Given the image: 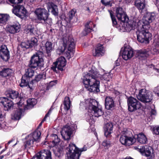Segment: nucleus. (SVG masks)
Instances as JSON below:
<instances>
[{
	"instance_id": "nucleus-1",
	"label": "nucleus",
	"mask_w": 159,
	"mask_h": 159,
	"mask_svg": "<svg viewBox=\"0 0 159 159\" xmlns=\"http://www.w3.org/2000/svg\"><path fill=\"white\" fill-rule=\"evenodd\" d=\"M156 15L154 12L148 13L144 17L142 28L136 32L137 39L139 42L145 43H148L152 36L151 34L148 32L150 27L149 24L155 20Z\"/></svg>"
},
{
	"instance_id": "nucleus-2",
	"label": "nucleus",
	"mask_w": 159,
	"mask_h": 159,
	"mask_svg": "<svg viewBox=\"0 0 159 159\" xmlns=\"http://www.w3.org/2000/svg\"><path fill=\"white\" fill-rule=\"evenodd\" d=\"M99 75L97 71L93 69L84 75L83 83L90 92L97 93L100 91V81L98 79Z\"/></svg>"
},
{
	"instance_id": "nucleus-3",
	"label": "nucleus",
	"mask_w": 159,
	"mask_h": 159,
	"mask_svg": "<svg viewBox=\"0 0 159 159\" xmlns=\"http://www.w3.org/2000/svg\"><path fill=\"white\" fill-rule=\"evenodd\" d=\"M98 102L94 99H88L85 102H81L80 104V106H84L86 109H88L89 115H91V117L94 116L96 117H98L103 114L102 108L98 105Z\"/></svg>"
},
{
	"instance_id": "nucleus-4",
	"label": "nucleus",
	"mask_w": 159,
	"mask_h": 159,
	"mask_svg": "<svg viewBox=\"0 0 159 159\" xmlns=\"http://www.w3.org/2000/svg\"><path fill=\"white\" fill-rule=\"evenodd\" d=\"M87 149V148L86 146L79 149L75 144L70 143L66 148V159H79L81 152L86 151Z\"/></svg>"
},
{
	"instance_id": "nucleus-5",
	"label": "nucleus",
	"mask_w": 159,
	"mask_h": 159,
	"mask_svg": "<svg viewBox=\"0 0 159 159\" xmlns=\"http://www.w3.org/2000/svg\"><path fill=\"white\" fill-rule=\"evenodd\" d=\"M37 18L41 22L45 24L51 25L52 19L49 18V14L48 11L44 8H37L34 11Z\"/></svg>"
},
{
	"instance_id": "nucleus-6",
	"label": "nucleus",
	"mask_w": 159,
	"mask_h": 159,
	"mask_svg": "<svg viewBox=\"0 0 159 159\" xmlns=\"http://www.w3.org/2000/svg\"><path fill=\"white\" fill-rule=\"evenodd\" d=\"M43 53L41 52H38L35 54H34L30 61L29 67L33 68L39 67L40 68L43 67Z\"/></svg>"
},
{
	"instance_id": "nucleus-7",
	"label": "nucleus",
	"mask_w": 159,
	"mask_h": 159,
	"mask_svg": "<svg viewBox=\"0 0 159 159\" xmlns=\"http://www.w3.org/2000/svg\"><path fill=\"white\" fill-rule=\"evenodd\" d=\"M64 46L68 48V51L66 52V55L68 58L73 57L74 52L75 44L74 39L71 36H67L63 39Z\"/></svg>"
},
{
	"instance_id": "nucleus-8",
	"label": "nucleus",
	"mask_w": 159,
	"mask_h": 159,
	"mask_svg": "<svg viewBox=\"0 0 159 159\" xmlns=\"http://www.w3.org/2000/svg\"><path fill=\"white\" fill-rule=\"evenodd\" d=\"M138 99L146 105L149 104L152 100V96L150 92H147L144 89H141L137 96Z\"/></svg>"
},
{
	"instance_id": "nucleus-9",
	"label": "nucleus",
	"mask_w": 159,
	"mask_h": 159,
	"mask_svg": "<svg viewBox=\"0 0 159 159\" xmlns=\"http://www.w3.org/2000/svg\"><path fill=\"white\" fill-rule=\"evenodd\" d=\"M66 64L65 58L63 57H61L53 63L51 69L56 73H57L59 70L62 71L63 68L65 66Z\"/></svg>"
},
{
	"instance_id": "nucleus-10",
	"label": "nucleus",
	"mask_w": 159,
	"mask_h": 159,
	"mask_svg": "<svg viewBox=\"0 0 159 159\" xmlns=\"http://www.w3.org/2000/svg\"><path fill=\"white\" fill-rule=\"evenodd\" d=\"M127 104L128 110L131 112L139 109L141 106L140 102L136 98L132 97L128 99Z\"/></svg>"
},
{
	"instance_id": "nucleus-11",
	"label": "nucleus",
	"mask_w": 159,
	"mask_h": 159,
	"mask_svg": "<svg viewBox=\"0 0 159 159\" xmlns=\"http://www.w3.org/2000/svg\"><path fill=\"white\" fill-rule=\"evenodd\" d=\"M12 13L21 18L25 16L27 13L26 9L22 6L17 5L12 10Z\"/></svg>"
},
{
	"instance_id": "nucleus-12",
	"label": "nucleus",
	"mask_w": 159,
	"mask_h": 159,
	"mask_svg": "<svg viewBox=\"0 0 159 159\" xmlns=\"http://www.w3.org/2000/svg\"><path fill=\"white\" fill-rule=\"evenodd\" d=\"M32 159H52L51 153L48 150H42L34 156Z\"/></svg>"
},
{
	"instance_id": "nucleus-13",
	"label": "nucleus",
	"mask_w": 159,
	"mask_h": 159,
	"mask_svg": "<svg viewBox=\"0 0 159 159\" xmlns=\"http://www.w3.org/2000/svg\"><path fill=\"white\" fill-rule=\"evenodd\" d=\"M73 132V129L70 127L68 125H66L62 128L61 134L64 140H69L70 139Z\"/></svg>"
},
{
	"instance_id": "nucleus-14",
	"label": "nucleus",
	"mask_w": 159,
	"mask_h": 159,
	"mask_svg": "<svg viewBox=\"0 0 159 159\" xmlns=\"http://www.w3.org/2000/svg\"><path fill=\"white\" fill-rule=\"evenodd\" d=\"M120 141L121 144L125 146H129L133 144L136 141V138L128 137L125 134L122 135L120 138Z\"/></svg>"
},
{
	"instance_id": "nucleus-15",
	"label": "nucleus",
	"mask_w": 159,
	"mask_h": 159,
	"mask_svg": "<svg viewBox=\"0 0 159 159\" xmlns=\"http://www.w3.org/2000/svg\"><path fill=\"white\" fill-rule=\"evenodd\" d=\"M134 54L132 49L129 46L125 47L123 50L122 57L123 59L127 60L131 58Z\"/></svg>"
},
{
	"instance_id": "nucleus-16",
	"label": "nucleus",
	"mask_w": 159,
	"mask_h": 159,
	"mask_svg": "<svg viewBox=\"0 0 159 159\" xmlns=\"http://www.w3.org/2000/svg\"><path fill=\"white\" fill-rule=\"evenodd\" d=\"M20 25L19 23L12 25H8L6 28V30L11 34H15L19 32L20 30Z\"/></svg>"
},
{
	"instance_id": "nucleus-17",
	"label": "nucleus",
	"mask_w": 159,
	"mask_h": 159,
	"mask_svg": "<svg viewBox=\"0 0 159 159\" xmlns=\"http://www.w3.org/2000/svg\"><path fill=\"white\" fill-rule=\"evenodd\" d=\"M0 56L5 61H7L10 58L9 52L5 45H2L0 48Z\"/></svg>"
},
{
	"instance_id": "nucleus-18",
	"label": "nucleus",
	"mask_w": 159,
	"mask_h": 159,
	"mask_svg": "<svg viewBox=\"0 0 159 159\" xmlns=\"http://www.w3.org/2000/svg\"><path fill=\"white\" fill-rule=\"evenodd\" d=\"M6 95L7 98H10L12 99H15L16 101H19L17 103L19 105H20L21 100H20V98L19 97V93L18 91H16L13 90H10L7 92L6 93Z\"/></svg>"
},
{
	"instance_id": "nucleus-19",
	"label": "nucleus",
	"mask_w": 159,
	"mask_h": 159,
	"mask_svg": "<svg viewBox=\"0 0 159 159\" xmlns=\"http://www.w3.org/2000/svg\"><path fill=\"white\" fill-rule=\"evenodd\" d=\"M116 17L118 19L123 22H127L128 19L126 15L121 7H118L116 10Z\"/></svg>"
},
{
	"instance_id": "nucleus-20",
	"label": "nucleus",
	"mask_w": 159,
	"mask_h": 159,
	"mask_svg": "<svg viewBox=\"0 0 159 159\" xmlns=\"http://www.w3.org/2000/svg\"><path fill=\"white\" fill-rule=\"evenodd\" d=\"M140 151L141 152L144 153L146 156L150 157L151 159L154 157V154L152 152L153 149L151 147L147 146L143 147L140 149Z\"/></svg>"
},
{
	"instance_id": "nucleus-21",
	"label": "nucleus",
	"mask_w": 159,
	"mask_h": 159,
	"mask_svg": "<svg viewBox=\"0 0 159 159\" xmlns=\"http://www.w3.org/2000/svg\"><path fill=\"white\" fill-rule=\"evenodd\" d=\"M105 106L106 109H112L114 106V103L112 97L107 96L105 99Z\"/></svg>"
},
{
	"instance_id": "nucleus-22",
	"label": "nucleus",
	"mask_w": 159,
	"mask_h": 159,
	"mask_svg": "<svg viewBox=\"0 0 159 159\" xmlns=\"http://www.w3.org/2000/svg\"><path fill=\"white\" fill-rule=\"evenodd\" d=\"M104 52V51L103 45L99 44L95 48V52H93V54L94 56L99 57L103 55Z\"/></svg>"
},
{
	"instance_id": "nucleus-23",
	"label": "nucleus",
	"mask_w": 159,
	"mask_h": 159,
	"mask_svg": "<svg viewBox=\"0 0 159 159\" xmlns=\"http://www.w3.org/2000/svg\"><path fill=\"white\" fill-rule=\"evenodd\" d=\"M2 101H1V102L5 107H6V110H8L11 109L13 106V102L11 101H9L7 98H2Z\"/></svg>"
},
{
	"instance_id": "nucleus-24",
	"label": "nucleus",
	"mask_w": 159,
	"mask_h": 159,
	"mask_svg": "<svg viewBox=\"0 0 159 159\" xmlns=\"http://www.w3.org/2000/svg\"><path fill=\"white\" fill-rule=\"evenodd\" d=\"M23 110L21 108H19L16 110L12 115L11 119L14 120H19L21 117Z\"/></svg>"
},
{
	"instance_id": "nucleus-25",
	"label": "nucleus",
	"mask_w": 159,
	"mask_h": 159,
	"mask_svg": "<svg viewBox=\"0 0 159 159\" xmlns=\"http://www.w3.org/2000/svg\"><path fill=\"white\" fill-rule=\"evenodd\" d=\"M136 138L138 141L140 143L144 144L147 143L148 142V140L146 136L142 133L137 134Z\"/></svg>"
},
{
	"instance_id": "nucleus-26",
	"label": "nucleus",
	"mask_w": 159,
	"mask_h": 159,
	"mask_svg": "<svg viewBox=\"0 0 159 159\" xmlns=\"http://www.w3.org/2000/svg\"><path fill=\"white\" fill-rule=\"evenodd\" d=\"M134 5L139 10L142 11L145 7V0H136Z\"/></svg>"
},
{
	"instance_id": "nucleus-27",
	"label": "nucleus",
	"mask_w": 159,
	"mask_h": 159,
	"mask_svg": "<svg viewBox=\"0 0 159 159\" xmlns=\"http://www.w3.org/2000/svg\"><path fill=\"white\" fill-rule=\"evenodd\" d=\"M113 125L111 123L107 124L104 127L105 135L107 136L110 134L112 131Z\"/></svg>"
},
{
	"instance_id": "nucleus-28",
	"label": "nucleus",
	"mask_w": 159,
	"mask_h": 159,
	"mask_svg": "<svg viewBox=\"0 0 159 159\" xmlns=\"http://www.w3.org/2000/svg\"><path fill=\"white\" fill-rule=\"evenodd\" d=\"M148 56L147 52L145 50L137 51L136 54V57L141 60L145 59Z\"/></svg>"
},
{
	"instance_id": "nucleus-29",
	"label": "nucleus",
	"mask_w": 159,
	"mask_h": 159,
	"mask_svg": "<svg viewBox=\"0 0 159 159\" xmlns=\"http://www.w3.org/2000/svg\"><path fill=\"white\" fill-rule=\"evenodd\" d=\"M41 133L39 131H35L28 136V138L34 141H37L39 139Z\"/></svg>"
},
{
	"instance_id": "nucleus-30",
	"label": "nucleus",
	"mask_w": 159,
	"mask_h": 159,
	"mask_svg": "<svg viewBox=\"0 0 159 159\" xmlns=\"http://www.w3.org/2000/svg\"><path fill=\"white\" fill-rule=\"evenodd\" d=\"M12 71V70L10 69L5 68L0 72V75L3 77H6L10 75Z\"/></svg>"
},
{
	"instance_id": "nucleus-31",
	"label": "nucleus",
	"mask_w": 159,
	"mask_h": 159,
	"mask_svg": "<svg viewBox=\"0 0 159 159\" xmlns=\"http://www.w3.org/2000/svg\"><path fill=\"white\" fill-rule=\"evenodd\" d=\"M64 109L66 111H68L70 108L71 105V102L69 97H65L63 103Z\"/></svg>"
},
{
	"instance_id": "nucleus-32",
	"label": "nucleus",
	"mask_w": 159,
	"mask_h": 159,
	"mask_svg": "<svg viewBox=\"0 0 159 159\" xmlns=\"http://www.w3.org/2000/svg\"><path fill=\"white\" fill-rule=\"evenodd\" d=\"M9 18V16L7 14H0V23L6 24Z\"/></svg>"
},
{
	"instance_id": "nucleus-33",
	"label": "nucleus",
	"mask_w": 159,
	"mask_h": 159,
	"mask_svg": "<svg viewBox=\"0 0 159 159\" xmlns=\"http://www.w3.org/2000/svg\"><path fill=\"white\" fill-rule=\"evenodd\" d=\"M93 24L92 21L88 22L85 25V28L84 31L85 32V35H86L88 33H89L92 30V25Z\"/></svg>"
},
{
	"instance_id": "nucleus-34",
	"label": "nucleus",
	"mask_w": 159,
	"mask_h": 159,
	"mask_svg": "<svg viewBox=\"0 0 159 159\" xmlns=\"http://www.w3.org/2000/svg\"><path fill=\"white\" fill-rule=\"evenodd\" d=\"M34 70L31 68H28L25 70V73L24 75L30 79V78L34 76Z\"/></svg>"
},
{
	"instance_id": "nucleus-35",
	"label": "nucleus",
	"mask_w": 159,
	"mask_h": 159,
	"mask_svg": "<svg viewBox=\"0 0 159 159\" xmlns=\"http://www.w3.org/2000/svg\"><path fill=\"white\" fill-rule=\"evenodd\" d=\"M52 143L53 144V147L57 145L60 142V139L58 138L57 135L56 134H52L51 135Z\"/></svg>"
},
{
	"instance_id": "nucleus-36",
	"label": "nucleus",
	"mask_w": 159,
	"mask_h": 159,
	"mask_svg": "<svg viewBox=\"0 0 159 159\" xmlns=\"http://www.w3.org/2000/svg\"><path fill=\"white\" fill-rule=\"evenodd\" d=\"M37 103L36 100L34 98L29 99L27 101L28 109L32 108Z\"/></svg>"
},
{
	"instance_id": "nucleus-37",
	"label": "nucleus",
	"mask_w": 159,
	"mask_h": 159,
	"mask_svg": "<svg viewBox=\"0 0 159 159\" xmlns=\"http://www.w3.org/2000/svg\"><path fill=\"white\" fill-rule=\"evenodd\" d=\"M29 81H30V79L23 75L21 79L20 86L22 87L26 86L28 85Z\"/></svg>"
},
{
	"instance_id": "nucleus-38",
	"label": "nucleus",
	"mask_w": 159,
	"mask_h": 159,
	"mask_svg": "<svg viewBox=\"0 0 159 159\" xmlns=\"http://www.w3.org/2000/svg\"><path fill=\"white\" fill-rule=\"evenodd\" d=\"M45 48L47 53H50L52 49V44L51 42L47 41L45 44Z\"/></svg>"
},
{
	"instance_id": "nucleus-39",
	"label": "nucleus",
	"mask_w": 159,
	"mask_h": 159,
	"mask_svg": "<svg viewBox=\"0 0 159 159\" xmlns=\"http://www.w3.org/2000/svg\"><path fill=\"white\" fill-rule=\"evenodd\" d=\"M50 6L52 9L51 12L52 14L55 16H57L58 15V10L57 6L53 3L51 4Z\"/></svg>"
},
{
	"instance_id": "nucleus-40",
	"label": "nucleus",
	"mask_w": 159,
	"mask_h": 159,
	"mask_svg": "<svg viewBox=\"0 0 159 159\" xmlns=\"http://www.w3.org/2000/svg\"><path fill=\"white\" fill-rule=\"evenodd\" d=\"M101 2L102 4L106 7H111L113 4H114L113 0H111L109 1L106 0H101Z\"/></svg>"
},
{
	"instance_id": "nucleus-41",
	"label": "nucleus",
	"mask_w": 159,
	"mask_h": 159,
	"mask_svg": "<svg viewBox=\"0 0 159 159\" xmlns=\"http://www.w3.org/2000/svg\"><path fill=\"white\" fill-rule=\"evenodd\" d=\"M46 79L45 74L43 73V74H39L36 75L35 78L34 80L36 82L39 81L42 79Z\"/></svg>"
},
{
	"instance_id": "nucleus-42",
	"label": "nucleus",
	"mask_w": 159,
	"mask_h": 159,
	"mask_svg": "<svg viewBox=\"0 0 159 159\" xmlns=\"http://www.w3.org/2000/svg\"><path fill=\"white\" fill-rule=\"evenodd\" d=\"M29 41L31 48L35 47L38 45V40L35 37L32 38L31 40Z\"/></svg>"
},
{
	"instance_id": "nucleus-43",
	"label": "nucleus",
	"mask_w": 159,
	"mask_h": 159,
	"mask_svg": "<svg viewBox=\"0 0 159 159\" xmlns=\"http://www.w3.org/2000/svg\"><path fill=\"white\" fill-rule=\"evenodd\" d=\"M34 142V140H31L29 138L28 140L24 143V147L25 148H30Z\"/></svg>"
},
{
	"instance_id": "nucleus-44",
	"label": "nucleus",
	"mask_w": 159,
	"mask_h": 159,
	"mask_svg": "<svg viewBox=\"0 0 159 159\" xmlns=\"http://www.w3.org/2000/svg\"><path fill=\"white\" fill-rule=\"evenodd\" d=\"M110 14L113 26H116L117 25V22L115 16L113 15V12L111 10H108Z\"/></svg>"
},
{
	"instance_id": "nucleus-45",
	"label": "nucleus",
	"mask_w": 159,
	"mask_h": 159,
	"mask_svg": "<svg viewBox=\"0 0 159 159\" xmlns=\"http://www.w3.org/2000/svg\"><path fill=\"white\" fill-rule=\"evenodd\" d=\"M76 11L74 10H72L70 11H69L68 14V17L69 21H70L71 20L75 17V13Z\"/></svg>"
},
{
	"instance_id": "nucleus-46",
	"label": "nucleus",
	"mask_w": 159,
	"mask_h": 159,
	"mask_svg": "<svg viewBox=\"0 0 159 159\" xmlns=\"http://www.w3.org/2000/svg\"><path fill=\"white\" fill-rule=\"evenodd\" d=\"M22 48H31L30 43V41H28L26 42H22L20 45Z\"/></svg>"
},
{
	"instance_id": "nucleus-47",
	"label": "nucleus",
	"mask_w": 159,
	"mask_h": 159,
	"mask_svg": "<svg viewBox=\"0 0 159 159\" xmlns=\"http://www.w3.org/2000/svg\"><path fill=\"white\" fill-rule=\"evenodd\" d=\"M155 47L153 48V51L159 53V39L158 41L155 40Z\"/></svg>"
},
{
	"instance_id": "nucleus-48",
	"label": "nucleus",
	"mask_w": 159,
	"mask_h": 159,
	"mask_svg": "<svg viewBox=\"0 0 159 159\" xmlns=\"http://www.w3.org/2000/svg\"><path fill=\"white\" fill-rule=\"evenodd\" d=\"M154 133L157 135H159V125L156 126L153 128Z\"/></svg>"
},
{
	"instance_id": "nucleus-49",
	"label": "nucleus",
	"mask_w": 159,
	"mask_h": 159,
	"mask_svg": "<svg viewBox=\"0 0 159 159\" xmlns=\"http://www.w3.org/2000/svg\"><path fill=\"white\" fill-rule=\"evenodd\" d=\"M23 0H9V1L11 3L16 4L20 3Z\"/></svg>"
},
{
	"instance_id": "nucleus-50",
	"label": "nucleus",
	"mask_w": 159,
	"mask_h": 159,
	"mask_svg": "<svg viewBox=\"0 0 159 159\" xmlns=\"http://www.w3.org/2000/svg\"><path fill=\"white\" fill-rule=\"evenodd\" d=\"M110 142L107 140L104 141L102 143L103 146L105 147H108L110 146Z\"/></svg>"
},
{
	"instance_id": "nucleus-51",
	"label": "nucleus",
	"mask_w": 159,
	"mask_h": 159,
	"mask_svg": "<svg viewBox=\"0 0 159 159\" xmlns=\"http://www.w3.org/2000/svg\"><path fill=\"white\" fill-rule=\"evenodd\" d=\"M51 111H49L48 113L46 115L44 118L43 120L39 124V126H40L42 125V124L43 122L46 120V118L47 117L49 116L51 113Z\"/></svg>"
},
{
	"instance_id": "nucleus-52",
	"label": "nucleus",
	"mask_w": 159,
	"mask_h": 159,
	"mask_svg": "<svg viewBox=\"0 0 159 159\" xmlns=\"http://www.w3.org/2000/svg\"><path fill=\"white\" fill-rule=\"evenodd\" d=\"M109 76L110 77V75L109 74H106L103 75V77L105 79V80H109Z\"/></svg>"
},
{
	"instance_id": "nucleus-53",
	"label": "nucleus",
	"mask_w": 159,
	"mask_h": 159,
	"mask_svg": "<svg viewBox=\"0 0 159 159\" xmlns=\"http://www.w3.org/2000/svg\"><path fill=\"white\" fill-rule=\"evenodd\" d=\"M57 80H53L51 81L50 82L49 86H52V85H54L57 84Z\"/></svg>"
},
{
	"instance_id": "nucleus-54",
	"label": "nucleus",
	"mask_w": 159,
	"mask_h": 159,
	"mask_svg": "<svg viewBox=\"0 0 159 159\" xmlns=\"http://www.w3.org/2000/svg\"><path fill=\"white\" fill-rule=\"evenodd\" d=\"M151 113L152 115H155L156 114V112L155 110L152 109L151 111Z\"/></svg>"
},
{
	"instance_id": "nucleus-55",
	"label": "nucleus",
	"mask_w": 159,
	"mask_h": 159,
	"mask_svg": "<svg viewBox=\"0 0 159 159\" xmlns=\"http://www.w3.org/2000/svg\"><path fill=\"white\" fill-rule=\"evenodd\" d=\"M30 32L31 33V34H34V28H29L28 29Z\"/></svg>"
},
{
	"instance_id": "nucleus-56",
	"label": "nucleus",
	"mask_w": 159,
	"mask_h": 159,
	"mask_svg": "<svg viewBox=\"0 0 159 159\" xmlns=\"http://www.w3.org/2000/svg\"><path fill=\"white\" fill-rule=\"evenodd\" d=\"M3 119V116L1 113V112L0 111V121H2V119ZM1 123V122H0V124Z\"/></svg>"
},
{
	"instance_id": "nucleus-57",
	"label": "nucleus",
	"mask_w": 159,
	"mask_h": 159,
	"mask_svg": "<svg viewBox=\"0 0 159 159\" xmlns=\"http://www.w3.org/2000/svg\"><path fill=\"white\" fill-rule=\"evenodd\" d=\"M131 29H132V27H131L130 28H129V29H128L127 27L125 28V30H124V31H129V30H131Z\"/></svg>"
},
{
	"instance_id": "nucleus-58",
	"label": "nucleus",
	"mask_w": 159,
	"mask_h": 159,
	"mask_svg": "<svg viewBox=\"0 0 159 159\" xmlns=\"http://www.w3.org/2000/svg\"><path fill=\"white\" fill-rule=\"evenodd\" d=\"M156 90H158L157 91H156V92H157V94L159 96V86L156 88Z\"/></svg>"
},
{
	"instance_id": "nucleus-59",
	"label": "nucleus",
	"mask_w": 159,
	"mask_h": 159,
	"mask_svg": "<svg viewBox=\"0 0 159 159\" xmlns=\"http://www.w3.org/2000/svg\"><path fill=\"white\" fill-rule=\"evenodd\" d=\"M47 144H48V142L46 141V142H45L43 144V145H47Z\"/></svg>"
},
{
	"instance_id": "nucleus-60",
	"label": "nucleus",
	"mask_w": 159,
	"mask_h": 159,
	"mask_svg": "<svg viewBox=\"0 0 159 159\" xmlns=\"http://www.w3.org/2000/svg\"><path fill=\"white\" fill-rule=\"evenodd\" d=\"M125 159H133V158H132L130 157H126Z\"/></svg>"
},
{
	"instance_id": "nucleus-61",
	"label": "nucleus",
	"mask_w": 159,
	"mask_h": 159,
	"mask_svg": "<svg viewBox=\"0 0 159 159\" xmlns=\"http://www.w3.org/2000/svg\"><path fill=\"white\" fill-rule=\"evenodd\" d=\"M13 141L12 140H11L10 141H9L7 143V144L8 145H9V144H10L12 141Z\"/></svg>"
},
{
	"instance_id": "nucleus-62",
	"label": "nucleus",
	"mask_w": 159,
	"mask_h": 159,
	"mask_svg": "<svg viewBox=\"0 0 159 159\" xmlns=\"http://www.w3.org/2000/svg\"><path fill=\"white\" fill-rule=\"evenodd\" d=\"M4 156L2 155L0 156V159H2L4 157Z\"/></svg>"
},
{
	"instance_id": "nucleus-63",
	"label": "nucleus",
	"mask_w": 159,
	"mask_h": 159,
	"mask_svg": "<svg viewBox=\"0 0 159 159\" xmlns=\"http://www.w3.org/2000/svg\"><path fill=\"white\" fill-rule=\"evenodd\" d=\"M5 149H3V150H2L0 152V154H2V153L4 151H5Z\"/></svg>"
},
{
	"instance_id": "nucleus-64",
	"label": "nucleus",
	"mask_w": 159,
	"mask_h": 159,
	"mask_svg": "<svg viewBox=\"0 0 159 159\" xmlns=\"http://www.w3.org/2000/svg\"><path fill=\"white\" fill-rule=\"evenodd\" d=\"M155 70L158 73H159V69H155Z\"/></svg>"
}]
</instances>
